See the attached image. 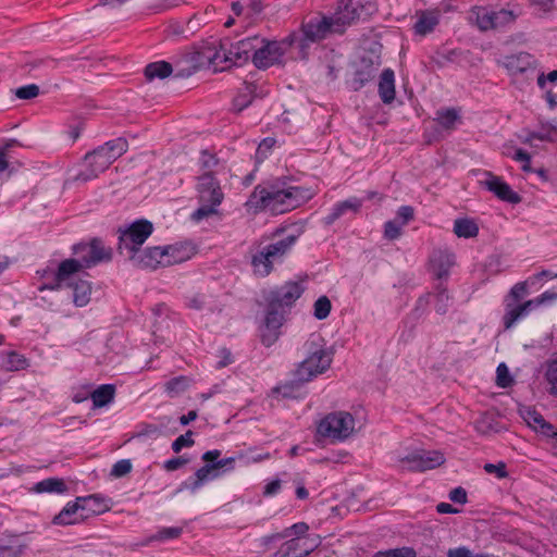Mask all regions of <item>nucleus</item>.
I'll return each instance as SVG.
<instances>
[{
	"label": "nucleus",
	"mask_w": 557,
	"mask_h": 557,
	"mask_svg": "<svg viewBox=\"0 0 557 557\" xmlns=\"http://www.w3.org/2000/svg\"><path fill=\"white\" fill-rule=\"evenodd\" d=\"M312 197L313 191L310 188L275 181L267 186H256L246 206L255 210L268 209L274 213H284L304 205Z\"/></svg>",
	"instance_id": "1"
},
{
	"label": "nucleus",
	"mask_w": 557,
	"mask_h": 557,
	"mask_svg": "<svg viewBox=\"0 0 557 557\" xmlns=\"http://www.w3.org/2000/svg\"><path fill=\"white\" fill-rule=\"evenodd\" d=\"M76 259H65L60 262L54 274V283L47 286L51 290L61 289L62 284L67 282L71 276L78 274L85 269H89L99 262L110 261L112 259V249L106 247L99 238H92L88 244L79 243L73 247Z\"/></svg>",
	"instance_id": "2"
},
{
	"label": "nucleus",
	"mask_w": 557,
	"mask_h": 557,
	"mask_svg": "<svg viewBox=\"0 0 557 557\" xmlns=\"http://www.w3.org/2000/svg\"><path fill=\"white\" fill-rule=\"evenodd\" d=\"M128 144L124 138H115L99 146L85 156L86 168L77 173L75 181L88 182L98 177L104 172L117 158L126 152Z\"/></svg>",
	"instance_id": "3"
},
{
	"label": "nucleus",
	"mask_w": 557,
	"mask_h": 557,
	"mask_svg": "<svg viewBox=\"0 0 557 557\" xmlns=\"http://www.w3.org/2000/svg\"><path fill=\"white\" fill-rule=\"evenodd\" d=\"M228 39L214 40L206 42L195 53L193 60L197 62V65L188 66L186 69L178 70L176 76L189 77L201 66H212L214 71H223L234 65L232 62V55L228 54Z\"/></svg>",
	"instance_id": "4"
},
{
	"label": "nucleus",
	"mask_w": 557,
	"mask_h": 557,
	"mask_svg": "<svg viewBox=\"0 0 557 557\" xmlns=\"http://www.w3.org/2000/svg\"><path fill=\"white\" fill-rule=\"evenodd\" d=\"M297 240L296 235H287L274 243L259 246L251 253V267L257 276L265 277L272 270L275 262H281Z\"/></svg>",
	"instance_id": "5"
},
{
	"label": "nucleus",
	"mask_w": 557,
	"mask_h": 557,
	"mask_svg": "<svg viewBox=\"0 0 557 557\" xmlns=\"http://www.w3.org/2000/svg\"><path fill=\"white\" fill-rule=\"evenodd\" d=\"M197 191L200 206L193 212L191 220L200 222L218 213L216 208L221 205L224 196L212 171L205 172L198 177Z\"/></svg>",
	"instance_id": "6"
},
{
	"label": "nucleus",
	"mask_w": 557,
	"mask_h": 557,
	"mask_svg": "<svg viewBox=\"0 0 557 557\" xmlns=\"http://www.w3.org/2000/svg\"><path fill=\"white\" fill-rule=\"evenodd\" d=\"M305 346L308 357L295 370V377L301 383L309 382L319 374L324 373L333 360V352L318 345L314 341L306 342Z\"/></svg>",
	"instance_id": "7"
},
{
	"label": "nucleus",
	"mask_w": 557,
	"mask_h": 557,
	"mask_svg": "<svg viewBox=\"0 0 557 557\" xmlns=\"http://www.w3.org/2000/svg\"><path fill=\"white\" fill-rule=\"evenodd\" d=\"M330 34H336L332 16H312L302 22L301 34H296L294 46L299 49L301 58L305 59L309 45L326 38Z\"/></svg>",
	"instance_id": "8"
},
{
	"label": "nucleus",
	"mask_w": 557,
	"mask_h": 557,
	"mask_svg": "<svg viewBox=\"0 0 557 557\" xmlns=\"http://www.w3.org/2000/svg\"><path fill=\"white\" fill-rule=\"evenodd\" d=\"M152 232L153 224L146 219H139L123 227H119V253L129 258L131 253H135L141 248Z\"/></svg>",
	"instance_id": "9"
},
{
	"label": "nucleus",
	"mask_w": 557,
	"mask_h": 557,
	"mask_svg": "<svg viewBox=\"0 0 557 557\" xmlns=\"http://www.w3.org/2000/svg\"><path fill=\"white\" fill-rule=\"evenodd\" d=\"M376 12L374 0H341L332 15L336 34H343L347 26L358 20H364Z\"/></svg>",
	"instance_id": "10"
},
{
	"label": "nucleus",
	"mask_w": 557,
	"mask_h": 557,
	"mask_svg": "<svg viewBox=\"0 0 557 557\" xmlns=\"http://www.w3.org/2000/svg\"><path fill=\"white\" fill-rule=\"evenodd\" d=\"M296 34L293 33L283 40H267L260 38L252 55V63L258 69H268L278 63L288 48L295 47Z\"/></svg>",
	"instance_id": "11"
},
{
	"label": "nucleus",
	"mask_w": 557,
	"mask_h": 557,
	"mask_svg": "<svg viewBox=\"0 0 557 557\" xmlns=\"http://www.w3.org/2000/svg\"><path fill=\"white\" fill-rule=\"evenodd\" d=\"M478 27L483 30L503 29L512 25L518 16L521 15V8L513 5L508 9L493 10L485 7H479L473 10Z\"/></svg>",
	"instance_id": "12"
},
{
	"label": "nucleus",
	"mask_w": 557,
	"mask_h": 557,
	"mask_svg": "<svg viewBox=\"0 0 557 557\" xmlns=\"http://www.w3.org/2000/svg\"><path fill=\"white\" fill-rule=\"evenodd\" d=\"M354 429L355 419L346 411L331 412L318 424V433L332 442L345 441L351 435Z\"/></svg>",
	"instance_id": "13"
},
{
	"label": "nucleus",
	"mask_w": 557,
	"mask_h": 557,
	"mask_svg": "<svg viewBox=\"0 0 557 557\" xmlns=\"http://www.w3.org/2000/svg\"><path fill=\"white\" fill-rule=\"evenodd\" d=\"M401 470L423 472L440 467L445 462L444 455L438 450H413L399 458Z\"/></svg>",
	"instance_id": "14"
},
{
	"label": "nucleus",
	"mask_w": 557,
	"mask_h": 557,
	"mask_svg": "<svg viewBox=\"0 0 557 557\" xmlns=\"http://www.w3.org/2000/svg\"><path fill=\"white\" fill-rule=\"evenodd\" d=\"M304 287L298 282H286L284 285L271 290L267 296L270 308L284 310L285 307H292L302 295Z\"/></svg>",
	"instance_id": "15"
},
{
	"label": "nucleus",
	"mask_w": 557,
	"mask_h": 557,
	"mask_svg": "<svg viewBox=\"0 0 557 557\" xmlns=\"http://www.w3.org/2000/svg\"><path fill=\"white\" fill-rule=\"evenodd\" d=\"M128 260L132 264L141 270H156L159 267L166 265V257L164 247H147L146 249H139L135 253H131Z\"/></svg>",
	"instance_id": "16"
},
{
	"label": "nucleus",
	"mask_w": 557,
	"mask_h": 557,
	"mask_svg": "<svg viewBox=\"0 0 557 557\" xmlns=\"http://www.w3.org/2000/svg\"><path fill=\"white\" fill-rule=\"evenodd\" d=\"M285 310L270 308L268 305L264 323L260 327V337L264 346H272L280 337V329L284 322Z\"/></svg>",
	"instance_id": "17"
},
{
	"label": "nucleus",
	"mask_w": 557,
	"mask_h": 557,
	"mask_svg": "<svg viewBox=\"0 0 557 557\" xmlns=\"http://www.w3.org/2000/svg\"><path fill=\"white\" fill-rule=\"evenodd\" d=\"M484 175L485 180L480 181V184L488 191L493 193L498 199L511 205L521 202V196L513 191L502 177L494 175L492 172H485Z\"/></svg>",
	"instance_id": "18"
},
{
	"label": "nucleus",
	"mask_w": 557,
	"mask_h": 557,
	"mask_svg": "<svg viewBox=\"0 0 557 557\" xmlns=\"http://www.w3.org/2000/svg\"><path fill=\"white\" fill-rule=\"evenodd\" d=\"M260 42L259 36L248 37L237 42H231L228 40V54L232 55V62L234 65H243L245 64L256 51L257 45Z\"/></svg>",
	"instance_id": "19"
},
{
	"label": "nucleus",
	"mask_w": 557,
	"mask_h": 557,
	"mask_svg": "<svg viewBox=\"0 0 557 557\" xmlns=\"http://www.w3.org/2000/svg\"><path fill=\"white\" fill-rule=\"evenodd\" d=\"M454 264L455 255L449 250L436 249L430 257L431 271L437 280L447 277Z\"/></svg>",
	"instance_id": "20"
},
{
	"label": "nucleus",
	"mask_w": 557,
	"mask_h": 557,
	"mask_svg": "<svg viewBox=\"0 0 557 557\" xmlns=\"http://www.w3.org/2000/svg\"><path fill=\"white\" fill-rule=\"evenodd\" d=\"M75 504L78 506L81 517H83L84 520L91 516L100 515L110 508L106 499L96 494L77 497Z\"/></svg>",
	"instance_id": "21"
},
{
	"label": "nucleus",
	"mask_w": 557,
	"mask_h": 557,
	"mask_svg": "<svg viewBox=\"0 0 557 557\" xmlns=\"http://www.w3.org/2000/svg\"><path fill=\"white\" fill-rule=\"evenodd\" d=\"M77 274L71 276L67 282L62 284V287H70L73 289V302L76 307H85L90 301L91 283L84 278L76 280Z\"/></svg>",
	"instance_id": "22"
},
{
	"label": "nucleus",
	"mask_w": 557,
	"mask_h": 557,
	"mask_svg": "<svg viewBox=\"0 0 557 557\" xmlns=\"http://www.w3.org/2000/svg\"><path fill=\"white\" fill-rule=\"evenodd\" d=\"M442 11L440 9L421 10L417 12V22L413 29L417 35L425 36L432 33L440 23Z\"/></svg>",
	"instance_id": "23"
},
{
	"label": "nucleus",
	"mask_w": 557,
	"mask_h": 557,
	"mask_svg": "<svg viewBox=\"0 0 557 557\" xmlns=\"http://www.w3.org/2000/svg\"><path fill=\"white\" fill-rule=\"evenodd\" d=\"M535 58L528 52H519L516 54L506 55L503 60V65L511 73H524L528 70L535 67Z\"/></svg>",
	"instance_id": "24"
},
{
	"label": "nucleus",
	"mask_w": 557,
	"mask_h": 557,
	"mask_svg": "<svg viewBox=\"0 0 557 557\" xmlns=\"http://www.w3.org/2000/svg\"><path fill=\"white\" fill-rule=\"evenodd\" d=\"M362 207V200L357 197L348 198L334 205L332 211L323 219L325 225H332L336 220L348 212L358 213Z\"/></svg>",
	"instance_id": "25"
},
{
	"label": "nucleus",
	"mask_w": 557,
	"mask_h": 557,
	"mask_svg": "<svg viewBox=\"0 0 557 557\" xmlns=\"http://www.w3.org/2000/svg\"><path fill=\"white\" fill-rule=\"evenodd\" d=\"M214 466L212 463H207L200 469H198L193 478L187 482H183L178 488V491L189 490L191 492H196L207 481L215 478L218 474L214 473Z\"/></svg>",
	"instance_id": "26"
},
{
	"label": "nucleus",
	"mask_w": 557,
	"mask_h": 557,
	"mask_svg": "<svg viewBox=\"0 0 557 557\" xmlns=\"http://www.w3.org/2000/svg\"><path fill=\"white\" fill-rule=\"evenodd\" d=\"M379 95L383 103L389 104L395 99V74L392 69H385L379 81Z\"/></svg>",
	"instance_id": "27"
},
{
	"label": "nucleus",
	"mask_w": 557,
	"mask_h": 557,
	"mask_svg": "<svg viewBox=\"0 0 557 557\" xmlns=\"http://www.w3.org/2000/svg\"><path fill=\"white\" fill-rule=\"evenodd\" d=\"M165 257H166V265H173L181 262H184L191 258L193 256V247L187 244H175L164 246Z\"/></svg>",
	"instance_id": "28"
},
{
	"label": "nucleus",
	"mask_w": 557,
	"mask_h": 557,
	"mask_svg": "<svg viewBox=\"0 0 557 557\" xmlns=\"http://www.w3.org/2000/svg\"><path fill=\"white\" fill-rule=\"evenodd\" d=\"M25 545L16 535L0 536V557H21Z\"/></svg>",
	"instance_id": "29"
},
{
	"label": "nucleus",
	"mask_w": 557,
	"mask_h": 557,
	"mask_svg": "<svg viewBox=\"0 0 557 557\" xmlns=\"http://www.w3.org/2000/svg\"><path fill=\"white\" fill-rule=\"evenodd\" d=\"M82 521H84V518L81 517V511L78 510V506H76L75 502L67 503L52 520L54 524L59 525H70Z\"/></svg>",
	"instance_id": "30"
},
{
	"label": "nucleus",
	"mask_w": 557,
	"mask_h": 557,
	"mask_svg": "<svg viewBox=\"0 0 557 557\" xmlns=\"http://www.w3.org/2000/svg\"><path fill=\"white\" fill-rule=\"evenodd\" d=\"M257 91V85L253 83H245L244 87L239 90L238 95L233 99V109L236 112H242L253 100Z\"/></svg>",
	"instance_id": "31"
},
{
	"label": "nucleus",
	"mask_w": 557,
	"mask_h": 557,
	"mask_svg": "<svg viewBox=\"0 0 557 557\" xmlns=\"http://www.w3.org/2000/svg\"><path fill=\"white\" fill-rule=\"evenodd\" d=\"M435 121L447 131L456 128V124L461 121L460 111L455 108H443L436 111Z\"/></svg>",
	"instance_id": "32"
},
{
	"label": "nucleus",
	"mask_w": 557,
	"mask_h": 557,
	"mask_svg": "<svg viewBox=\"0 0 557 557\" xmlns=\"http://www.w3.org/2000/svg\"><path fill=\"white\" fill-rule=\"evenodd\" d=\"M115 395V386L112 384H103L96 388L91 394L94 407L100 408L109 405Z\"/></svg>",
	"instance_id": "33"
},
{
	"label": "nucleus",
	"mask_w": 557,
	"mask_h": 557,
	"mask_svg": "<svg viewBox=\"0 0 557 557\" xmlns=\"http://www.w3.org/2000/svg\"><path fill=\"white\" fill-rule=\"evenodd\" d=\"M173 72L171 63L165 61L152 62L145 67V76L151 82L154 78H166Z\"/></svg>",
	"instance_id": "34"
},
{
	"label": "nucleus",
	"mask_w": 557,
	"mask_h": 557,
	"mask_svg": "<svg viewBox=\"0 0 557 557\" xmlns=\"http://www.w3.org/2000/svg\"><path fill=\"white\" fill-rule=\"evenodd\" d=\"M193 379L186 375L175 376L164 384V391L173 398L183 394L191 385Z\"/></svg>",
	"instance_id": "35"
},
{
	"label": "nucleus",
	"mask_w": 557,
	"mask_h": 557,
	"mask_svg": "<svg viewBox=\"0 0 557 557\" xmlns=\"http://www.w3.org/2000/svg\"><path fill=\"white\" fill-rule=\"evenodd\" d=\"M433 295L435 298V311L438 314H445L448 311L451 299L447 286L443 282L437 283Z\"/></svg>",
	"instance_id": "36"
},
{
	"label": "nucleus",
	"mask_w": 557,
	"mask_h": 557,
	"mask_svg": "<svg viewBox=\"0 0 557 557\" xmlns=\"http://www.w3.org/2000/svg\"><path fill=\"white\" fill-rule=\"evenodd\" d=\"M375 69L372 64H367L362 69L356 70L349 84L354 90L361 89L367 83L375 77Z\"/></svg>",
	"instance_id": "37"
},
{
	"label": "nucleus",
	"mask_w": 557,
	"mask_h": 557,
	"mask_svg": "<svg viewBox=\"0 0 557 557\" xmlns=\"http://www.w3.org/2000/svg\"><path fill=\"white\" fill-rule=\"evenodd\" d=\"M454 233L458 237L473 238L479 234L478 224L468 218L457 219L454 223Z\"/></svg>",
	"instance_id": "38"
},
{
	"label": "nucleus",
	"mask_w": 557,
	"mask_h": 557,
	"mask_svg": "<svg viewBox=\"0 0 557 557\" xmlns=\"http://www.w3.org/2000/svg\"><path fill=\"white\" fill-rule=\"evenodd\" d=\"M533 139L542 141L557 140V122L542 123L541 129L530 133L525 141L531 143Z\"/></svg>",
	"instance_id": "39"
},
{
	"label": "nucleus",
	"mask_w": 557,
	"mask_h": 557,
	"mask_svg": "<svg viewBox=\"0 0 557 557\" xmlns=\"http://www.w3.org/2000/svg\"><path fill=\"white\" fill-rule=\"evenodd\" d=\"M67 486L63 479L60 478H49L38 482L35 485V491L38 493H64L66 492Z\"/></svg>",
	"instance_id": "40"
},
{
	"label": "nucleus",
	"mask_w": 557,
	"mask_h": 557,
	"mask_svg": "<svg viewBox=\"0 0 557 557\" xmlns=\"http://www.w3.org/2000/svg\"><path fill=\"white\" fill-rule=\"evenodd\" d=\"M527 315L524 308L522 305L507 304L506 312L503 317L504 326L506 330L511 329L517 321L524 318Z\"/></svg>",
	"instance_id": "41"
},
{
	"label": "nucleus",
	"mask_w": 557,
	"mask_h": 557,
	"mask_svg": "<svg viewBox=\"0 0 557 557\" xmlns=\"http://www.w3.org/2000/svg\"><path fill=\"white\" fill-rule=\"evenodd\" d=\"M2 366L7 371H18L28 366L27 359L16 351L7 352Z\"/></svg>",
	"instance_id": "42"
},
{
	"label": "nucleus",
	"mask_w": 557,
	"mask_h": 557,
	"mask_svg": "<svg viewBox=\"0 0 557 557\" xmlns=\"http://www.w3.org/2000/svg\"><path fill=\"white\" fill-rule=\"evenodd\" d=\"M314 317L318 319V320H324L329 317L330 312H331V309H332V305H331V301L330 299L326 297V296H321L319 297L315 302H314Z\"/></svg>",
	"instance_id": "43"
},
{
	"label": "nucleus",
	"mask_w": 557,
	"mask_h": 557,
	"mask_svg": "<svg viewBox=\"0 0 557 557\" xmlns=\"http://www.w3.org/2000/svg\"><path fill=\"white\" fill-rule=\"evenodd\" d=\"M301 382L297 379L294 382L285 383L273 388V393L281 394L285 398L296 397V393L301 386Z\"/></svg>",
	"instance_id": "44"
},
{
	"label": "nucleus",
	"mask_w": 557,
	"mask_h": 557,
	"mask_svg": "<svg viewBox=\"0 0 557 557\" xmlns=\"http://www.w3.org/2000/svg\"><path fill=\"white\" fill-rule=\"evenodd\" d=\"M182 533H183V528H181V527L162 528L151 537V540L166 541V540L177 539L182 535Z\"/></svg>",
	"instance_id": "45"
},
{
	"label": "nucleus",
	"mask_w": 557,
	"mask_h": 557,
	"mask_svg": "<svg viewBox=\"0 0 557 557\" xmlns=\"http://www.w3.org/2000/svg\"><path fill=\"white\" fill-rule=\"evenodd\" d=\"M545 377L550 385L549 393L557 396V358L548 362Z\"/></svg>",
	"instance_id": "46"
},
{
	"label": "nucleus",
	"mask_w": 557,
	"mask_h": 557,
	"mask_svg": "<svg viewBox=\"0 0 557 557\" xmlns=\"http://www.w3.org/2000/svg\"><path fill=\"white\" fill-rule=\"evenodd\" d=\"M373 557H417L413 548L400 547L394 549H387L385 552H377Z\"/></svg>",
	"instance_id": "47"
},
{
	"label": "nucleus",
	"mask_w": 557,
	"mask_h": 557,
	"mask_svg": "<svg viewBox=\"0 0 557 557\" xmlns=\"http://www.w3.org/2000/svg\"><path fill=\"white\" fill-rule=\"evenodd\" d=\"M403 225L398 220H391L384 224V237L394 240L401 235Z\"/></svg>",
	"instance_id": "48"
},
{
	"label": "nucleus",
	"mask_w": 557,
	"mask_h": 557,
	"mask_svg": "<svg viewBox=\"0 0 557 557\" xmlns=\"http://www.w3.org/2000/svg\"><path fill=\"white\" fill-rule=\"evenodd\" d=\"M496 374H497L496 383L499 387L506 388V387H509L513 383V380L510 376L509 370L505 363L498 364V367L496 369Z\"/></svg>",
	"instance_id": "49"
},
{
	"label": "nucleus",
	"mask_w": 557,
	"mask_h": 557,
	"mask_svg": "<svg viewBox=\"0 0 557 557\" xmlns=\"http://www.w3.org/2000/svg\"><path fill=\"white\" fill-rule=\"evenodd\" d=\"M447 557H491V555L485 553H473L467 546H459L449 548L447 550Z\"/></svg>",
	"instance_id": "50"
},
{
	"label": "nucleus",
	"mask_w": 557,
	"mask_h": 557,
	"mask_svg": "<svg viewBox=\"0 0 557 557\" xmlns=\"http://www.w3.org/2000/svg\"><path fill=\"white\" fill-rule=\"evenodd\" d=\"M208 305V297L205 294H194L191 296L186 297V306L189 309L194 310H202Z\"/></svg>",
	"instance_id": "51"
},
{
	"label": "nucleus",
	"mask_w": 557,
	"mask_h": 557,
	"mask_svg": "<svg viewBox=\"0 0 557 557\" xmlns=\"http://www.w3.org/2000/svg\"><path fill=\"white\" fill-rule=\"evenodd\" d=\"M39 95V87L36 84L22 86L15 90V96L18 99L29 100Z\"/></svg>",
	"instance_id": "52"
},
{
	"label": "nucleus",
	"mask_w": 557,
	"mask_h": 557,
	"mask_svg": "<svg viewBox=\"0 0 557 557\" xmlns=\"http://www.w3.org/2000/svg\"><path fill=\"white\" fill-rule=\"evenodd\" d=\"M284 539H287V533L281 531L260 537L259 544L263 548V550H268L271 548L273 544Z\"/></svg>",
	"instance_id": "53"
},
{
	"label": "nucleus",
	"mask_w": 557,
	"mask_h": 557,
	"mask_svg": "<svg viewBox=\"0 0 557 557\" xmlns=\"http://www.w3.org/2000/svg\"><path fill=\"white\" fill-rule=\"evenodd\" d=\"M193 432L188 430L185 434L180 435L173 443L172 449L174 453H180L183 447H190L194 445V440L191 438Z\"/></svg>",
	"instance_id": "54"
},
{
	"label": "nucleus",
	"mask_w": 557,
	"mask_h": 557,
	"mask_svg": "<svg viewBox=\"0 0 557 557\" xmlns=\"http://www.w3.org/2000/svg\"><path fill=\"white\" fill-rule=\"evenodd\" d=\"M308 530L309 525L306 522H297L288 528H285L282 532H286L287 537L295 535L294 539H302Z\"/></svg>",
	"instance_id": "55"
},
{
	"label": "nucleus",
	"mask_w": 557,
	"mask_h": 557,
	"mask_svg": "<svg viewBox=\"0 0 557 557\" xmlns=\"http://www.w3.org/2000/svg\"><path fill=\"white\" fill-rule=\"evenodd\" d=\"M199 162L201 168L206 170V172H209L218 165L219 160L215 154L210 153L208 150H202Z\"/></svg>",
	"instance_id": "56"
},
{
	"label": "nucleus",
	"mask_w": 557,
	"mask_h": 557,
	"mask_svg": "<svg viewBox=\"0 0 557 557\" xmlns=\"http://www.w3.org/2000/svg\"><path fill=\"white\" fill-rule=\"evenodd\" d=\"M132 470V463L128 459H122L115 462L112 467L111 474L121 478L129 473Z\"/></svg>",
	"instance_id": "57"
},
{
	"label": "nucleus",
	"mask_w": 557,
	"mask_h": 557,
	"mask_svg": "<svg viewBox=\"0 0 557 557\" xmlns=\"http://www.w3.org/2000/svg\"><path fill=\"white\" fill-rule=\"evenodd\" d=\"M414 216V210L411 206H401L397 210V218L395 220H398L399 223L405 226L407 225Z\"/></svg>",
	"instance_id": "58"
},
{
	"label": "nucleus",
	"mask_w": 557,
	"mask_h": 557,
	"mask_svg": "<svg viewBox=\"0 0 557 557\" xmlns=\"http://www.w3.org/2000/svg\"><path fill=\"white\" fill-rule=\"evenodd\" d=\"M484 470L490 474L495 473L498 479H504L508 475V473L506 471V463L503 461H499L496 465L485 463Z\"/></svg>",
	"instance_id": "59"
},
{
	"label": "nucleus",
	"mask_w": 557,
	"mask_h": 557,
	"mask_svg": "<svg viewBox=\"0 0 557 557\" xmlns=\"http://www.w3.org/2000/svg\"><path fill=\"white\" fill-rule=\"evenodd\" d=\"M17 144L18 143L16 139H10L3 147L0 148V172L4 171L9 165L8 150Z\"/></svg>",
	"instance_id": "60"
},
{
	"label": "nucleus",
	"mask_w": 557,
	"mask_h": 557,
	"mask_svg": "<svg viewBox=\"0 0 557 557\" xmlns=\"http://www.w3.org/2000/svg\"><path fill=\"white\" fill-rule=\"evenodd\" d=\"M527 294V283L519 282L512 286L509 292V297H511L515 301H519Z\"/></svg>",
	"instance_id": "61"
},
{
	"label": "nucleus",
	"mask_w": 557,
	"mask_h": 557,
	"mask_svg": "<svg viewBox=\"0 0 557 557\" xmlns=\"http://www.w3.org/2000/svg\"><path fill=\"white\" fill-rule=\"evenodd\" d=\"M188 462V459L183 456L169 459L164 462L163 467L166 471H175Z\"/></svg>",
	"instance_id": "62"
},
{
	"label": "nucleus",
	"mask_w": 557,
	"mask_h": 557,
	"mask_svg": "<svg viewBox=\"0 0 557 557\" xmlns=\"http://www.w3.org/2000/svg\"><path fill=\"white\" fill-rule=\"evenodd\" d=\"M527 414H528V416H527L525 420H527L528 424H529V425H531L532 428H534L535 430H536L537 428H540V425H541L542 423H544V420H545V419H544V418H543V416H542L541 413H539L537 411H535V410H529Z\"/></svg>",
	"instance_id": "63"
},
{
	"label": "nucleus",
	"mask_w": 557,
	"mask_h": 557,
	"mask_svg": "<svg viewBox=\"0 0 557 557\" xmlns=\"http://www.w3.org/2000/svg\"><path fill=\"white\" fill-rule=\"evenodd\" d=\"M449 499L457 504H466L467 503V492L463 487H456L450 491Z\"/></svg>",
	"instance_id": "64"
}]
</instances>
